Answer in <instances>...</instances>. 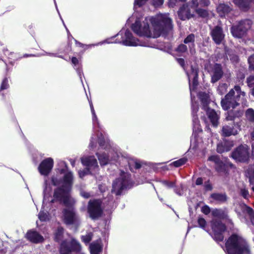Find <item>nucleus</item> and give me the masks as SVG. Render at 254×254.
Segmentation results:
<instances>
[{"label": "nucleus", "mask_w": 254, "mask_h": 254, "mask_svg": "<svg viewBox=\"0 0 254 254\" xmlns=\"http://www.w3.org/2000/svg\"><path fill=\"white\" fill-rule=\"evenodd\" d=\"M196 13L199 16L202 18H206L208 15V11L202 8H196L195 9Z\"/></svg>", "instance_id": "obj_43"}, {"label": "nucleus", "mask_w": 254, "mask_h": 254, "mask_svg": "<svg viewBox=\"0 0 254 254\" xmlns=\"http://www.w3.org/2000/svg\"><path fill=\"white\" fill-rule=\"evenodd\" d=\"M210 223L213 239L217 242H222L224 238L223 233L226 230V225L221 220L217 219H212Z\"/></svg>", "instance_id": "obj_11"}, {"label": "nucleus", "mask_w": 254, "mask_h": 254, "mask_svg": "<svg viewBox=\"0 0 254 254\" xmlns=\"http://www.w3.org/2000/svg\"><path fill=\"white\" fill-rule=\"evenodd\" d=\"M199 107L198 105L192 104L191 106V115L193 118V121L195 122L198 120L197 113L198 111Z\"/></svg>", "instance_id": "obj_39"}, {"label": "nucleus", "mask_w": 254, "mask_h": 254, "mask_svg": "<svg viewBox=\"0 0 254 254\" xmlns=\"http://www.w3.org/2000/svg\"><path fill=\"white\" fill-rule=\"evenodd\" d=\"M164 0H152V4L155 7L161 6L164 3Z\"/></svg>", "instance_id": "obj_53"}, {"label": "nucleus", "mask_w": 254, "mask_h": 254, "mask_svg": "<svg viewBox=\"0 0 254 254\" xmlns=\"http://www.w3.org/2000/svg\"><path fill=\"white\" fill-rule=\"evenodd\" d=\"M247 83L249 87H254V75H250L248 77H247Z\"/></svg>", "instance_id": "obj_48"}, {"label": "nucleus", "mask_w": 254, "mask_h": 254, "mask_svg": "<svg viewBox=\"0 0 254 254\" xmlns=\"http://www.w3.org/2000/svg\"><path fill=\"white\" fill-rule=\"evenodd\" d=\"M101 166H105L108 164L109 161V156L105 153H96Z\"/></svg>", "instance_id": "obj_32"}, {"label": "nucleus", "mask_w": 254, "mask_h": 254, "mask_svg": "<svg viewBox=\"0 0 254 254\" xmlns=\"http://www.w3.org/2000/svg\"><path fill=\"white\" fill-rule=\"evenodd\" d=\"M233 146V143L231 141H224L223 143L217 144L216 151L219 153H223L225 152L230 151Z\"/></svg>", "instance_id": "obj_25"}, {"label": "nucleus", "mask_w": 254, "mask_h": 254, "mask_svg": "<svg viewBox=\"0 0 254 254\" xmlns=\"http://www.w3.org/2000/svg\"><path fill=\"white\" fill-rule=\"evenodd\" d=\"M250 68L254 71V54L248 58Z\"/></svg>", "instance_id": "obj_52"}, {"label": "nucleus", "mask_w": 254, "mask_h": 254, "mask_svg": "<svg viewBox=\"0 0 254 254\" xmlns=\"http://www.w3.org/2000/svg\"><path fill=\"white\" fill-rule=\"evenodd\" d=\"M250 148L246 144H241L231 153V157L236 162L248 163L250 159Z\"/></svg>", "instance_id": "obj_7"}, {"label": "nucleus", "mask_w": 254, "mask_h": 254, "mask_svg": "<svg viewBox=\"0 0 254 254\" xmlns=\"http://www.w3.org/2000/svg\"><path fill=\"white\" fill-rule=\"evenodd\" d=\"M38 217L41 221H46L48 219V215L44 211H40Z\"/></svg>", "instance_id": "obj_50"}, {"label": "nucleus", "mask_w": 254, "mask_h": 254, "mask_svg": "<svg viewBox=\"0 0 254 254\" xmlns=\"http://www.w3.org/2000/svg\"><path fill=\"white\" fill-rule=\"evenodd\" d=\"M185 44H188L190 52H191L195 47V35L193 33L188 35L184 40Z\"/></svg>", "instance_id": "obj_28"}, {"label": "nucleus", "mask_w": 254, "mask_h": 254, "mask_svg": "<svg viewBox=\"0 0 254 254\" xmlns=\"http://www.w3.org/2000/svg\"><path fill=\"white\" fill-rule=\"evenodd\" d=\"M64 229L62 226H59L54 233V240L56 242L59 243L63 238Z\"/></svg>", "instance_id": "obj_31"}, {"label": "nucleus", "mask_w": 254, "mask_h": 254, "mask_svg": "<svg viewBox=\"0 0 254 254\" xmlns=\"http://www.w3.org/2000/svg\"><path fill=\"white\" fill-rule=\"evenodd\" d=\"M208 160L215 163V171L219 173L227 175L229 174L230 168L235 167V165L229 160L223 162L218 155H211L208 157Z\"/></svg>", "instance_id": "obj_8"}, {"label": "nucleus", "mask_w": 254, "mask_h": 254, "mask_svg": "<svg viewBox=\"0 0 254 254\" xmlns=\"http://www.w3.org/2000/svg\"><path fill=\"white\" fill-rule=\"evenodd\" d=\"M175 51L180 54H183L187 52L188 47L186 44H181L175 49Z\"/></svg>", "instance_id": "obj_41"}, {"label": "nucleus", "mask_w": 254, "mask_h": 254, "mask_svg": "<svg viewBox=\"0 0 254 254\" xmlns=\"http://www.w3.org/2000/svg\"><path fill=\"white\" fill-rule=\"evenodd\" d=\"M140 32V36H145L146 37H151V33L149 28V25L147 22H143V27L141 26Z\"/></svg>", "instance_id": "obj_33"}, {"label": "nucleus", "mask_w": 254, "mask_h": 254, "mask_svg": "<svg viewBox=\"0 0 254 254\" xmlns=\"http://www.w3.org/2000/svg\"><path fill=\"white\" fill-rule=\"evenodd\" d=\"M242 115V112L240 110H228L226 114V120L227 121H234L236 118H240Z\"/></svg>", "instance_id": "obj_27"}, {"label": "nucleus", "mask_w": 254, "mask_h": 254, "mask_svg": "<svg viewBox=\"0 0 254 254\" xmlns=\"http://www.w3.org/2000/svg\"><path fill=\"white\" fill-rule=\"evenodd\" d=\"M92 237L93 234L90 232L85 236H82L81 240L84 243L88 244L92 240Z\"/></svg>", "instance_id": "obj_45"}, {"label": "nucleus", "mask_w": 254, "mask_h": 254, "mask_svg": "<svg viewBox=\"0 0 254 254\" xmlns=\"http://www.w3.org/2000/svg\"><path fill=\"white\" fill-rule=\"evenodd\" d=\"M198 85V76L197 75L195 76H193L192 81V87L193 89H195Z\"/></svg>", "instance_id": "obj_54"}, {"label": "nucleus", "mask_w": 254, "mask_h": 254, "mask_svg": "<svg viewBox=\"0 0 254 254\" xmlns=\"http://www.w3.org/2000/svg\"><path fill=\"white\" fill-rule=\"evenodd\" d=\"M187 161L188 159L187 158L183 157L176 161H174L171 164L173 165L175 167H179L186 164Z\"/></svg>", "instance_id": "obj_40"}, {"label": "nucleus", "mask_w": 254, "mask_h": 254, "mask_svg": "<svg viewBox=\"0 0 254 254\" xmlns=\"http://www.w3.org/2000/svg\"><path fill=\"white\" fill-rule=\"evenodd\" d=\"M210 35L215 44L220 45L225 39V34L222 26L217 25L210 29Z\"/></svg>", "instance_id": "obj_13"}, {"label": "nucleus", "mask_w": 254, "mask_h": 254, "mask_svg": "<svg viewBox=\"0 0 254 254\" xmlns=\"http://www.w3.org/2000/svg\"><path fill=\"white\" fill-rule=\"evenodd\" d=\"M227 254H249V246L247 241L238 234H232L225 242Z\"/></svg>", "instance_id": "obj_2"}, {"label": "nucleus", "mask_w": 254, "mask_h": 254, "mask_svg": "<svg viewBox=\"0 0 254 254\" xmlns=\"http://www.w3.org/2000/svg\"><path fill=\"white\" fill-rule=\"evenodd\" d=\"M64 185L54 189L51 203L58 202L63 203L66 207H71L72 203L70 199L69 193L73 183V176L71 171L65 173L63 177Z\"/></svg>", "instance_id": "obj_1"}, {"label": "nucleus", "mask_w": 254, "mask_h": 254, "mask_svg": "<svg viewBox=\"0 0 254 254\" xmlns=\"http://www.w3.org/2000/svg\"><path fill=\"white\" fill-rule=\"evenodd\" d=\"M212 216L220 220H231L228 215V210L227 208H215L211 211Z\"/></svg>", "instance_id": "obj_15"}, {"label": "nucleus", "mask_w": 254, "mask_h": 254, "mask_svg": "<svg viewBox=\"0 0 254 254\" xmlns=\"http://www.w3.org/2000/svg\"><path fill=\"white\" fill-rule=\"evenodd\" d=\"M246 96V93L241 90L239 85H235L233 89L222 99L221 105L222 109L225 111L229 110L231 108H235L240 105L239 102L241 97L244 98Z\"/></svg>", "instance_id": "obj_3"}, {"label": "nucleus", "mask_w": 254, "mask_h": 254, "mask_svg": "<svg viewBox=\"0 0 254 254\" xmlns=\"http://www.w3.org/2000/svg\"><path fill=\"white\" fill-rule=\"evenodd\" d=\"M178 14L182 20L189 19L194 16V14L191 13L189 5L188 4H184L181 6L178 11Z\"/></svg>", "instance_id": "obj_17"}, {"label": "nucleus", "mask_w": 254, "mask_h": 254, "mask_svg": "<svg viewBox=\"0 0 254 254\" xmlns=\"http://www.w3.org/2000/svg\"><path fill=\"white\" fill-rule=\"evenodd\" d=\"M54 164V161L52 158H46L40 163L38 170L39 173L44 176H48L51 172Z\"/></svg>", "instance_id": "obj_14"}, {"label": "nucleus", "mask_w": 254, "mask_h": 254, "mask_svg": "<svg viewBox=\"0 0 254 254\" xmlns=\"http://www.w3.org/2000/svg\"><path fill=\"white\" fill-rule=\"evenodd\" d=\"M9 87L8 79L5 77L3 79L0 87V90L2 91L5 89H7Z\"/></svg>", "instance_id": "obj_46"}, {"label": "nucleus", "mask_w": 254, "mask_h": 254, "mask_svg": "<svg viewBox=\"0 0 254 254\" xmlns=\"http://www.w3.org/2000/svg\"><path fill=\"white\" fill-rule=\"evenodd\" d=\"M198 72L199 69L197 67H195L191 65L190 66V74L193 76H195L197 75V76H198Z\"/></svg>", "instance_id": "obj_51"}, {"label": "nucleus", "mask_w": 254, "mask_h": 254, "mask_svg": "<svg viewBox=\"0 0 254 254\" xmlns=\"http://www.w3.org/2000/svg\"><path fill=\"white\" fill-rule=\"evenodd\" d=\"M147 0H134V4L140 7L144 5Z\"/></svg>", "instance_id": "obj_56"}, {"label": "nucleus", "mask_w": 254, "mask_h": 254, "mask_svg": "<svg viewBox=\"0 0 254 254\" xmlns=\"http://www.w3.org/2000/svg\"><path fill=\"white\" fill-rule=\"evenodd\" d=\"M197 223L199 227L204 229L206 226V221L204 218L199 217L197 219Z\"/></svg>", "instance_id": "obj_49"}, {"label": "nucleus", "mask_w": 254, "mask_h": 254, "mask_svg": "<svg viewBox=\"0 0 254 254\" xmlns=\"http://www.w3.org/2000/svg\"><path fill=\"white\" fill-rule=\"evenodd\" d=\"M161 183L164 186L169 189L174 188L176 186L175 182L169 181L168 180H163L161 181Z\"/></svg>", "instance_id": "obj_47"}, {"label": "nucleus", "mask_w": 254, "mask_h": 254, "mask_svg": "<svg viewBox=\"0 0 254 254\" xmlns=\"http://www.w3.org/2000/svg\"><path fill=\"white\" fill-rule=\"evenodd\" d=\"M213 74L211 75V82L214 83L219 81L223 75V71L221 64L216 63L212 69Z\"/></svg>", "instance_id": "obj_16"}, {"label": "nucleus", "mask_w": 254, "mask_h": 254, "mask_svg": "<svg viewBox=\"0 0 254 254\" xmlns=\"http://www.w3.org/2000/svg\"><path fill=\"white\" fill-rule=\"evenodd\" d=\"M10 55L11 56V58H10V59L13 58L14 60H18L19 59H21L22 58H27L28 57H33L34 56L32 54H24L23 56L20 55L19 54L17 53H10Z\"/></svg>", "instance_id": "obj_42"}, {"label": "nucleus", "mask_w": 254, "mask_h": 254, "mask_svg": "<svg viewBox=\"0 0 254 254\" xmlns=\"http://www.w3.org/2000/svg\"><path fill=\"white\" fill-rule=\"evenodd\" d=\"M210 3L209 0H200L199 4L201 6H207Z\"/></svg>", "instance_id": "obj_60"}, {"label": "nucleus", "mask_w": 254, "mask_h": 254, "mask_svg": "<svg viewBox=\"0 0 254 254\" xmlns=\"http://www.w3.org/2000/svg\"><path fill=\"white\" fill-rule=\"evenodd\" d=\"M253 21L250 19H242L230 27V32L234 38L242 39L246 37L248 31L251 28Z\"/></svg>", "instance_id": "obj_6"}, {"label": "nucleus", "mask_w": 254, "mask_h": 254, "mask_svg": "<svg viewBox=\"0 0 254 254\" xmlns=\"http://www.w3.org/2000/svg\"><path fill=\"white\" fill-rule=\"evenodd\" d=\"M62 213L64 217V222L66 225L78 226L80 224V219L76 214L74 208H64Z\"/></svg>", "instance_id": "obj_12"}, {"label": "nucleus", "mask_w": 254, "mask_h": 254, "mask_svg": "<svg viewBox=\"0 0 254 254\" xmlns=\"http://www.w3.org/2000/svg\"><path fill=\"white\" fill-rule=\"evenodd\" d=\"M245 117L250 122L254 123V110L249 108L245 112Z\"/></svg>", "instance_id": "obj_36"}, {"label": "nucleus", "mask_w": 254, "mask_h": 254, "mask_svg": "<svg viewBox=\"0 0 254 254\" xmlns=\"http://www.w3.org/2000/svg\"><path fill=\"white\" fill-rule=\"evenodd\" d=\"M131 28L134 33H135L138 36H140L141 24L140 21L137 20L135 21L134 23L132 24Z\"/></svg>", "instance_id": "obj_35"}, {"label": "nucleus", "mask_w": 254, "mask_h": 254, "mask_svg": "<svg viewBox=\"0 0 254 254\" xmlns=\"http://www.w3.org/2000/svg\"><path fill=\"white\" fill-rule=\"evenodd\" d=\"M81 250L80 243L74 239L70 241L67 240L63 241L60 246V254H70L71 252L78 253Z\"/></svg>", "instance_id": "obj_10"}, {"label": "nucleus", "mask_w": 254, "mask_h": 254, "mask_svg": "<svg viewBox=\"0 0 254 254\" xmlns=\"http://www.w3.org/2000/svg\"><path fill=\"white\" fill-rule=\"evenodd\" d=\"M177 61L178 63L184 68L185 67V61L183 58H178L177 59Z\"/></svg>", "instance_id": "obj_59"}, {"label": "nucleus", "mask_w": 254, "mask_h": 254, "mask_svg": "<svg viewBox=\"0 0 254 254\" xmlns=\"http://www.w3.org/2000/svg\"><path fill=\"white\" fill-rule=\"evenodd\" d=\"M235 124L234 122L229 125H225L222 127V135L224 137H228L232 135H236L238 131L235 128Z\"/></svg>", "instance_id": "obj_22"}, {"label": "nucleus", "mask_w": 254, "mask_h": 254, "mask_svg": "<svg viewBox=\"0 0 254 254\" xmlns=\"http://www.w3.org/2000/svg\"><path fill=\"white\" fill-rule=\"evenodd\" d=\"M125 35L126 39L123 41V44L127 46H136L138 45V40L133 37L129 30L127 29Z\"/></svg>", "instance_id": "obj_20"}, {"label": "nucleus", "mask_w": 254, "mask_h": 254, "mask_svg": "<svg viewBox=\"0 0 254 254\" xmlns=\"http://www.w3.org/2000/svg\"><path fill=\"white\" fill-rule=\"evenodd\" d=\"M52 184L54 186H58L62 184L64 185L63 178H58V176H52L51 179Z\"/></svg>", "instance_id": "obj_38"}, {"label": "nucleus", "mask_w": 254, "mask_h": 254, "mask_svg": "<svg viewBox=\"0 0 254 254\" xmlns=\"http://www.w3.org/2000/svg\"><path fill=\"white\" fill-rule=\"evenodd\" d=\"M26 239L34 244L42 243L44 241L43 237L38 232L34 230H29L26 234Z\"/></svg>", "instance_id": "obj_18"}, {"label": "nucleus", "mask_w": 254, "mask_h": 254, "mask_svg": "<svg viewBox=\"0 0 254 254\" xmlns=\"http://www.w3.org/2000/svg\"><path fill=\"white\" fill-rule=\"evenodd\" d=\"M203 184V179L201 177L198 178L195 181V184L197 186L201 185Z\"/></svg>", "instance_id": "obj_63"}, {"label": "nucleus", "mask_w": 254, "mask_h": 254, "mask_svg": "<svg viewBox=\"0 0 254 254\" xmlns=\"http://www.w3.org/2000/svg\"><path fill=\"white\" fill-rule=\"evenodd\" d=\"M81 196L85 198H88L90 197V194L89 192L83 191L81 193Z\"/></svg>", "instance_id": "obj_62"}, {"label": "nucleus", "mask_w": 254, "mask_h": 254, "mask_svg": "<svg viewBox=\"0 0 254 254\" xmlns=\"http://www.w3.org/2000/svg\"><path fill=\"white\" fill-rule=\"evenodd\" d=\"M133 186L131 181L130 175L122 172L120 177L117 178L113 183L112 192L116 195H121L124 190L130 189Z\"/></svg>", "instance_id": "obj_5"}, {"label": "nucleus", "mask_w": 254, "mask_h": 254, "mask_svg": "<svg viewBox=\"0 0 254 254\" xmlns=\"http://www.w3.org/2000/svg\"><path fill=\"white\" fill-rule=\"evenodd\" d=\"M199 4L198 0H191V2H190L189 5L190 7L196 9Z\"/></svg>", "instance_id": "obj_58"}, {"label": "nucleus", "mask_w": 254, "mask_h": 254, "mask_svg": "<svg viewBox=\"0 0 254 254\" xmlns=\"http://www.w3.org/2000/svg\"><path fill=\"white\" fill-rule=\"evenodd\" d=\"M102 201L100 199H90L87 205V212L89 217L93 220L100 217L103 213L102 207Z\"/></svg>", "instance_id": "obj_9"}, {"label": "nucleus", "mask_w": 254, "mask_h": 254, "mask_svg": "<svg viewBox=\"0 0 254 254\" xmlns=\"http://www.w3.org/2000/svg\"><path fill=\"white\" fill-rule=\"evenodd\" d=\"M238 78L239 79V81L243 80L245 77V74L242 72H240L237 75Z\"/></svg>", "instance_id": "obj_64"}, {"label": "nucleus", "mask_w": 254, "mask_h": 254, "mask_svg": "<svg viewBox=\"0 0 254 254\" xmlns=\"http://www.w3.org/2000/svg\"><path fill=\"white\" fill-rule=\"evenodd\" d=\"M128 166L131 172H134V170H137L142 167L140 162L137 160H131L128 162Z\"/></svg>", "instance_id": "obj_34"}, {"label": "nucleus", "mask_w": 254, "mask_h": 254, "mask_svg": "<svg viewBox=\"0 0 254 254\" xmlns=\"http://www.w3.org/2000/svg\"><path fill=\"white\" fill-rule=\"evenodd\" d=\"M198 98L202 105V109L204 111L210 108L209 105L210 99L209 95L204 92H200L198 94Z\"/></svg>", "instance_id": "obj_24"}, {"label": "nucleus", "mask_w": 254, "mask_h": 254, "mask_svg": "<svg viewBox=\"0 0 254 254\" xmlns=\"http://www.w3.org/2000/svg\"><path fill=\"white\" fill-rule=\"evenodd\" d=\"M241 195L245 199H248L249 195V191L245 189L241 190Z\"/></svg>", "instance_id": "obj_57"}, {"label": "nucleus", "mask_w": 254, "mask_h": 254, "mask_svg": "<svg viewBox=\"0 0 254 254\" xmlns=\"http://www.w3.org/2000/svg\"><path fill=\"white\" fill-rule=\"evenodd\" d=\"M201 212L205 215H208L211 211L210 207L206 205L203 206L201 207Z\"/></svg>", "instance_id": "obj_55"}, {"label": "nucleus", "mask_w": 254, "mask_h": 254, "mask_svg": "<svg viewBox=\"0 0 254 254\" xmlns=\"http://www.w3.org/2000/svg\"><path fill=\"white\" fill-rule=\"evenodd\" d=\"M231 10L230 7L224 3L220 4L217 7V11L221 16H225Z\"/></svg>", "instance_id": "obj_29"}, {"label": "nucleus", "mask_w": 254, "mask_h": 254, "mask_svg": "<svg viewBox=\"0 0 254 254\" xmlns=\"http://www.w3.org/2000/svg\"><path fill=\"white\" fill-rule=\"evenodd\" d=\"M98 144L100 146L104 147L105 145V139L103 137L99 138L98 139Z\"/></svg>", "instance_id": "obj_61"}, {"label": "nucleus", "mask_w": 254, "mask_h": 254, "mask_svg": "<svg viewBox=\"0 0 254 254\" xmlns=\"http://www.w3.org/2000/svg\"><path fill=\"white\" fill-rule=\"evenodd\" d=\"M240 207L243 213L248 215L251 223L254 225V210L253 208L244 203H241Z\"/></svg>", "instance_id": "obj_23"}, {"label": "nucleus", "mask_w": 254, "mask_h": 254, "mask_svg": "<svg viewBox=\"0 0 254 254\" xmlns=\"http://www.w3.org/2000/svg\"><path fill=\"white\" fill-rule=\"evenodd\" d=\"M253 1L254 0H234V2L242 10L247 11Z\"/></svg>", "instance_id": "obj_26"}, {"label": "nucleus", "mask_w": 254, "mask_h": 254, "mask_svg": "<svg viewBox=\"0 0 254 254\" xmlns=\"http://www.w3.org/2000/svg\"><path fill=\"white\" fill-rule=\"evenodd\" d=\"M90 248L91 254H99L102 250L101 246L99 244H91Z\"/></svg>", "instance_id": "obj_37"}, {"label": "nucleus", "mask_w": 254, "mask_h": 254, "mask_svg": "<svg viewBox=\"0 0 254 254\" xmlns=\"http://www.w3.org/2000/svg\"><path fill=\"white\" fill-rule=\"evenodd\" d=\"M151 22L154 29L155 37L161 35L166 37L173 29L172 21L171 18L160 16L157 18H152Z\"/></svg>", "instance_id": "obj_4"}, {"label": "nucleus", "mask_w": 254, "mask_h": 254, "mask_svg": "<svg viewBox=\"0 0 254 254\" xmlns=\"http://www.w3.org/2000/svg\"><path fill=\"white\" fill-rule=\"evenodd\" d=\"M81 160L83 165L86 166L88 170L91 168H98L97 161L94 156H90L82 158Z\"/></svg>", "instance_id": "obj_19"}, {"label": "nucleus", "mask_w": 254, "mask_h": 254, "mask_svg": "<svg viewBox=\"0 0 254 254\" xmlns=\"http://www.w3.org/2000/svg\"><path fill=\"white\" fill-rule=\"evenodd\" d=\"M204 111L206 112V115L212 125L214 127H217L219 116L216 112L214 109H211L210 108Z\"/></svg>", "instance_id": "obj_21"}, {"label": "nucleus", "mask_w": 254, "mask_h": 254, "mask_svg": "<svg viewBox=\"0 0 254 254\" xmlns=\"http://www.w3.org/2000/svg\"><path fill=\"white\" fill-rule=\"evenodd\" d=\"M210 197L220 203H224L227 199V197L225 193H213L210 195Z\"/></svg>", "instance_id": "obj_30"}, {"label": "nucleus", "mask_w": 254, "mask_h": 254, "mask_svg": "<svg viewBox=\"0 0 254 254\" xmlns=\"http://www.w3.org/2000/svg\"><path fill=\"white\" fill-rule=\"evenodd\" d=\"M71 62L74 67L76 68V69H79L81 66L79 60L75 57L71 58Z\"/></svg>", "instance_id": "obj_44"}]
</instances>
